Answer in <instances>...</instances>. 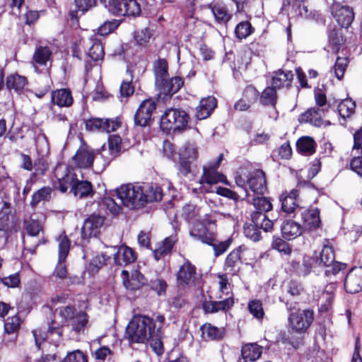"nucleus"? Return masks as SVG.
I'll return each instance as SVG.
<instances>
[{
	"mask_svg": "<svg viewBox=\"0 0 362 362\" xmlns=\"http://www.w3.org/2000/svg\"><path fill=\"white\" fill-rule=\"evenodd\" d=\"M254 28L248 21H242L239 23L235 29V36L240 39H245L252 33Z\"/></svg>",
	"mask_w": 362,
	"mask_h": 362,
	"instance_id": "obj_53",
	"label": "nucleus"
},
{
	"mask_svg": "<svg viewBox=\"0 0 362 362\" xmlns=\"http://www.w3.org/2000/svg\"><path fill=\"white\" fill-rule=\"evenodd\" d=\"M259 229L262 228L256 226V224L253 223V224H245L243 228V232L245 237L254 242H257L261 238V232Z\"/></svg>",
	"mask_w": 362,
	"mask_h": 362,
	"instance_id": "obj_55",
	"label": "nucleus"
},
{
	"mask_svg": "<svg viewBox=\"0 0 362 362\" xmlns=\"http://www.w3.org/2000/svg\"><path fill=\"white\" fill-rule=\"evenodd\" d=\"M156 109V103L154 100L149 98L144 100L134 115L135 124L141 127L148 125L152 114Z\"/></svg>",
	"mask_w": 362,
	"mask_h": 362,
	"instance_id": "obj_19",
	"label": "nucleus"
},
{
	"mask_svg": "<svg viewBox=\"0 0 362 362\" xmlns=\"http://www.w3.org/2000/svg\"><path fill=\"white\" fill-rule=\"evenodd\" d=\"M136 259V255L133 250L126 245L118 247L116 253L114 254V261L117 265L125 266L134 262Z\"/></svg>",
	"mask_w": 362,
	"mask_h": 362,
	"instance_id": "obj_31",
	"label": "nucleus"
},
{
	"mask_svg": "<svg viewBox=\"0 0 362 362\" xmlns=\"http://www.w3.org/2000/svg\"><path fill=\"white\" fill-rule=\"evenodd\" d=\"M328 47L331 51L337 54L344 42V37L341 31L337 28H333L328 32Z\"/></svg>",
	"mask_w": 362,
	"mask_h": 362,
	"instance_id": "obj_42",
	"label": "nucleus"
},
{
	"mask_svg": "<svg viewBox=\"0 0 362 362\" xmlns=\"http://www.w3.org/2000/svg\"><path fill=\"white\" fill-rule=\"evenodd\" d=\"M111 13L122 16H138L141 13L136 0H100Z\"/></svg>",
	"mask_w": 362,
	"mask_h": 362,
	"instance_id": "obj_7",
	"label": "nucleus"
},
{
	"mask_svg": "<svg viewBox=\"0 0 362 362\" xmlns=\"http://www.w3.org/2000/svg\"><path fill=\"white\" fill-rule=\"evenodd\" d=\"M262 353V346L255 343L246 344L243 346L241 350V356L244 362L255 361L259 358Z\"/></svg>",
	"mask_w": 362,
	"mask_h": 362,
	"instance_id": "obj_39",
	"label": "nucleus"
},
{
	"mask_svg": "<svg viewBox=\"0 0 362 362\" xmlns=\"http://www.w3.org/2000/svg\"><path fill=\"white\" fill-rule=\"evenodd\" d=\"M214 17L215 21L218 24H226L232 18L227 5L222 1H213L207 5Z\"/></svg>",
	"mask_w": 362,
	"mask_h": 362,
	"instance_id": "obj_24",
	"label": "nucleus"
},
{
	"mask_svg": "<svg viewBox=\"0 0 362 362\" xmlns=\"http://www.w3.org/2000/svg\"><path fill=\"white\" fill-rule=\"evenodd\" d=\"M219 182L223 183L226 185H229L226 177L221 173L214 170H204L201 177V183H206L208 185H216Z\"/></svg>",
	"mask_w": 362,
	"mask_h": 362,
	"instance_id": "obj_40",
	"label": "nucleus"
},
{
	"mask_svg": "<svg viewBox=\"0 0 362 362\" xmlns=\"http://www.w3.org/2000/svg\"><path fill=\"white\" fill-rule=\"evenodd\" d=\"M102 205L113 215L118 214L122 209L120 204L110 197H105L103 199Z\"/></svg>",
	"mask_w": 362,
	"mask_h": 362,
	"instance_id": "obj_60",
	"label": "nucleus"
},
{
	"mask_svg": "<svg viewBox=\"0 0 362 362\" xmlns=\"http://www.w3.org/2000/svg\"><path fill=\"white\" fill-rule=\"evenodd\" d=\"M332 17L337 24L344 28L351 26L354 19L353 8L340 2H334L330 8Z\"/></svg>",
	"mask_w": 362,
	"mask_h": 362,
	"instance_id": "obj_13",
	"label": "nucleus"
},
{
	"mask_svg": "<svg viewBox=\"0 0 362 362\" xmlns=\"http://www.w3.org/2000/svg\"><path fill=\"white\" fill-rule=\"evenodd\" d=\"M103 223L104 218L101 216L92 215L85 220L81 231L83 245L88 242L89 238L99 234Z\"/></svg>",
	"mask_w": 362,
	"mask_h": 362,
	"instance_id": "obj_17",
	"label": "nucleus"
},
{
	"mask_svg": "<svg viewBox=\"0 0 362 362\" xmlns=\"http://www.w3.org/2000/svg\"><path fill=\"white\" fill-rule=\"evenodd\" d=\"M93 356L96 361L102 362L105 360H110L113 356V352L108 346H102L94 351Z\"/></svg>",
	"mask_w": 362,
	"mask_h": 362,
	"instance_id": "obj_58",
	"label": "nucleus"
},
{
	"mask_svg": "<svg viewBox=\"0 0 362 362\" xmlns=\"http://www.w3.org/2000/svg\"><path fill=\"white\" fill-rule=\"evenodd\" d=\"M325 111V108L311 107L300 115L299 122L301 123H310L317 127L323 125L328 126L330 124V122L323 120Z\"/></svg>",
	"mask_w": 362,
	"mask_h": 362,
	"instance_id": "obj_22",
	"label": "nucleus"
},
{
	"mask_svg": "<svg viewBox=\"0 0 362 362\" xmlns=\"http://www.w3.org/2000/svg\"><path fill=\"white\" fill-rule=\"evenodd\" d=\"M150 286L151 288L155 291L158 296L164 295L168 286L165 281L160 279L151 280Z\"/></svg>",
	"mask_w": 362,
	"mask_h": 362,
	"instance_id": "obj_64",
	"label": "nucleus"
},
{
	"mask_svg": "<svg viewBox=\"0 0 362 362\" xmlns=\"http://www.w3.org/2000/svg\"><path fill=\"white\" fill-rule=\"evenodd\" d=\"M96 1L97 0H74L76 9L70 11L71 18H76L78 11L84 13L95 6Z\"/></svg>",
	"mask_w": 362,
	"mask_h": 362,
	"instance_id": "obj_51",
	"label": "nucleus"
},
{
	"mask_svg": "<svg viewBox=\"0 0 362 362\" xmlns=\"http://www.w3.org/2000/svg\"><path fill=\"white\" fill-rule=\"evenodd\" d=\"M127 73L129 74V78L124 80L120 86V95L123 97H129L133 94L134 88L132 84L133 79L132 72L127 69Z\"/></svg>",
	"mask_w": 362,
	"mask_h": 362,
	"instance_id": "obj_56",
	"label": "nucleus"
},
{
	"mask_svg": "<svg viewBox=\"0 0 362 362\" xmlns=\"http://www.w3.org/2000/svg\"><path fill=\"white\" fill-rule=\"evenodd\" d=\"M179 158L194 160L197 158V150L192 144L187 143L178 152Z\"/></svg>",
	"mask_w": 362,
	"mask_h": 362,
	"instance_id": "obj_54",
	"label": "nucleus"
},
{
	"mask_svg": "<svg viewBox=\"0 0 362 362\" xmlns=\"http://www.w3.org/2000/svg\"><path fill=\"white\" fill-rule=\"evenodd\" d=\"M250 313L257 319L261 320L264 315L262 304L259 300H252L248 303Z\"/></svg>",
	"mask_w": 362,
	"mask_h": 362,
	"instance_id": "obj_57",
	"label": "nucleus"
},
{
	"mask_svg": "<svg viewBox=\"0 0 362 362\" xmlns=\"http://www.w3.org/2000/svg\"><path fill=\"white\" fill-rule=\"evenodd\" d=\"M234 304V298L229 295L226 298L221 300H209L203 303V309L205 313H214L218 311H226Z\"/></svg>",
	"mask_w": 362,
	"mask_h": 362,
	"instance_id": "obj_27",
	"label": "nucleus"
},
{
	"mask_svg": "<svg viewBox=\"0 0 362 362\" xmlns=\"http://www.w3.org/2000/svg\"><path fill=\"white\" fill-rule=\"evenodd\" d=\"M217 105L216 99L213 96L202 98L196 108V117L202 120L209 117Z\"/></svg>",
	"mask_w": 362,
	"mask_h": 362,
	"instance_id": "obj_28",
	"label": "nucleus"
},
{
	"mask_svg": "<svg viewBox=\"0 0 362 362\" xmlns=\"http://www.w3.org/2000/svg\"><path fill=\"white\" fill-rule=\"evenodd\" d=\"M14 230L12 221L8 216L0 217V240L6 243Z\"/></svg>",
	"mask_w": 362,
	"mask_h": 362,
	"instance_id": "obj_47",
	"label": "nucleus"
},
{
	"mask_svg": "<svg viewBox=\"0 0 362 362\" xmlns=\"http://www.w3.org/2000/svg\"><path fill=\"white\" fill-rule=\"evenodd\" d=\"M59 260L54 270L56 276L64 279L67 274V270L64 264L65 259L69 255L71 243L66 235H61L57 239Z\"/></svg>",
	"mask_w": 362,
	"mask_h": 362,
	"instance_id": "obj_16",
	"label": "nucleus"
},
{
	"mask_svg": "<svg viewBox=\"0 0 362 362\" xmlns=\"http://www.w3.org/2000/svg\"><path fill=\"white\" fill-rule=\"evenodd\" d=\"M59 314L73 331L78 334L83 332L88 322L86 313L76 312L74 306L66 305L59 308Z\"/></svg>",
	"mask_w": 362,
	"mask_h": 362,
	"instance_id": "obj_8",
	"label": "nucleus"
},
{
	"mask_svg": "<svg viewBox=\"0 0 362 362\" xmlns=\"http://www.w3.org/2000/svg\"><path fill=\"white\" fill-rule=\"evenodd\" d=\"M313 315L314 313L310 309L291 313L288 317L291 328L299 333L305 332L313 321Z\"/></svg>",
	"mask_w": 362,
	"mask_h": 362,
	"instance_id": "obj_12",
	"label": "nucleus"
},
{
	"mask_svg": "<svg viewBox=\"0 0 362 362\" xmlns=\"http://www.w3.org/2000/svg\"><path fill=\"white\" fill-rule=\"evenodd\" d=\"M183 212L185 219L194 224L191 230L199 223L203 224L201 220L200 209L193 204H187L184 206Z\"/></svg>",
	"mask_w": 362,
	"mask_h": 362,
	"instance_id": "obj_43",
	"label": "nucleus"
},
{
	"mask_svg": "<svg viewBox=\"0 0 362 362\" xmlns=\"http://www.w3.org/2000/svg\"><path fill=\"white\" fill-rule=\"evenodd\" d=\"M299 196L298 190L292 189L289 193L282 194L280 197L281 209L286 214H290L298 210V199Z\"/></svg>",
	"mask_w": 362,
	"mask_h": 362,
	"instance_id": "obj_26",
	"label": "nucleus"
},
{
	"mask_svg": "<svg viewBox=\"0 0 362 362\" xmlns=\"http://www.w3.org/2000/svg\"><path fill=\"white\" fill-rule=\"evenodd\" d=\"M121 149V139L119 136H112L108 141V148L103 147L100 153V158L102 159L101 165H99L98 169L103 170L110 162L115 158Z\"/></svg>",
	"mask_w": 362,
	"mask_h": 362,
	"instance_id": "obj_20",
	"label": "nucleus"
},
{
	"mask_svg": "<svg viewBox=\"0 0 362 362\" xmlns=\"http://www.w3.org/2000/svg\"><path fill=\"white\" fill-rule=\"evenodd\" d=\"M72 160L74 164L79 168H89L95 160V168L98 171L99 165L102 163V159L100 158V153H95L93 150L87 146H81L75 155L73 156Z\"/></svg>",
	"mask_w": 362,
	"mask_h": 362,
	"instance_id": "obj_10",
	"label": "nucleus"
},
{
	"mask_svg": "<svg viewBox=\"0 0 362 362\" xmlns=\"http://www.w3.org/2000/svg\"><path fill=\"white\" fill-rule=\"evenodd\" d=\"M316 262L325 267H329L334 261L333 248L329 245H324L319 256L316 257Z\"/></svg>",
	"mask_w": 362,
	"mask_h": 362,
	"instance_id": "obj_44",
	"label": "nucleus"
},
{
	"mask_svg": "<svg viewBox=\"0 0 362 362\" xmlns=\"http://www.w3.org/2000/svg\"><path fill=\"white\" fill-rule=\"evenodd\" d=\"M302 226L291 219L285 220L281 226L282 236L287 240H293L301 235L305 231Z\"/></svg>",
	"mask_w": 362,
	"mask_h": 362,
	"instance_id": "obj_29",
	"label": "nucleus"
},
{
	"mask_svg": "<svg viewBox=\"0 0 362 362\" xmlns=\"http://www.w3.org/2000/svg\"><path fill=\"white\" fill-rule=\"evenodd\" d=\"M110 259V257L106 255L105 254L101 253L100 255H97L95 256L90 263V267L91 271L97 272L99 269L107 264V262Z\"/></svg>",
	"mask_w": 362,
	"mask_h": 362,
	"instance_id": "obj_59",
	"label": "nucleus"
},
{
	"mask_svg": "<svg viewBox=\"0 0 362 362\" xmlns=\"http://www.w3.org/2000/svg\"><path fill=\"white\" fill-rule=\"evenodd\" d=\"M52 189L49 187H44L35 192L32 197L30 204L36 206L41 201L49 200L51 197Z\"/></svg>",
	"mask_w": 362,
	"mask_h": 362,
	"instance_id": "obj_52",
	"label": "nucleus"
},
{
	"mask_svg": "<svg viewBox=\"0 0 362 362\" xmlns=\"http://www.w3.org/2000/svg\"><path fill=\"white\" fill-rule=\"evenodd\" d=\"M317 144L311 136H302L296 142L298 151L303 156L313 155L316 151Z\"/></svg>",
	"mask_w": 362,
	"mask_h": 362,
	"instance_id": "obj_38",
	"label": "nucleus"
},
{
	"mask_svg": "<svg viewBox=\"0 0 362 362\" xmlns=\"http://www.w3.org/2000/svg\"><path fill=\"white\" fill-rule=\"evenodd\" d=\"M301 221L302 227L304 231H313L320 228L321 220L320 218V211L317 208L303 209L299 208L298 210Z\"/></svg>",
	"mask_w": 362,
	"mask_h": 362,
	"instance_id": "obj_18",
	"label": "nucleus"
},
{
	"mask_svg": "<svg viewBox=\"0 0 362 362\" xmlns=\"http://www.w3.org/2000/svg\"><path fill=\"white\" fill-rule=\"evenodd\" d=\"M344 288L350 293L362 290V267H355L349 271L345 278Z\"/></svg>",
	"mask_w": 362,
	"mask_h": 362,
	"instance_id": "obj_23",
	"label": "nucleus"
},
{
	"mask_svg": "<svg viewBox=\"0 0 362 362\" xmlns=\"http://www.w3.org/2000/svg\"><path fill=\"white\" fill-rule=\"evenodd\" d=\"M356 104L351 98L343 100L338 105V112L345 119L351 117L355 112Z\"/></svg>",
	"mask_w": 362,
	"mask_h": 362,
	"instance_id": "obj_48",
	"label": "nucleus"
},
{
	"mask_svg": "<svg viewBox=\"0 0 362 362\" xmlns=\"http://www.w3.org/2000/svg\"><path fill=\"white\" fill-rule=\"evenodd\" d=\"M259 97L258 90L252 86H247L243 90V98L250 104L254 103Z\"/></svg>",
	"mask_w": 362,
	"mask_h": 362,
	"instance_id": "obj_63",
	"label": "nucleus"
},
{
	"mask_svg": "<svg viewBox=\"0 0 362 362\" xmlns=\"http://www.w3.org/2000/svg\"><path fill=\"white\" fill-rule=\"evenodd\" d=\"M241 251L242 247H239L230 252L226 257L224 269L231 275L237 274L240 270V267L242 264L240 258Z\"/></svg>",
	"mask_w": 362,
	"mask_h": 362,
	"instance_id": "obj_30",
	"label": "nucleus"
},
{
	"mask_svg": "<svg viewBox=\"0 0 362 362\" xmlns=\"http://www.w3.org/2000/svg\"><path fill=\"white\" fill-rule=\"evenodd\" d=\"M141 188L144 206L147 202H158L162 199L163 191L160 187L156 185H146Z\"/></svg>",
	"mask_w": 362,
	"mask_h": 362,
	"instance_id": "obj_36",
	"label": "nucleus"
},
{
	"mask_svg": "<svg viewBox=\"0 0 362 362\" xmlns=\"http://www.w3.org/2000/svg\"><path fill=\"white\" fill-rule=\"evenodd\" d=\"M197 274L196 267L189 261L186 260L179 268L176 274V281L180 288L191 287L196 284Z\"/></svg>",
	"mask_w": 362,
	"mask_h": 362,
	"instance_id": "obj_14",
	"label": "nucleus"
},
{
	"mask_svg": "<svg viewBox=\"0 0 362 362\" xmlns=\"http://www.w3.org/2000/svg\"><path fill=\"white\" fill-rule=\"evenodd\" d=\"M52 102L59 107H70L74 99L70 90L62 88L52 92Z\"/></svg>",
	"mask_w": 362,
	"mask_h": 362,
	"instance_id": "obj_34",
	"label": "nucleus"
},
{
	"mask_svg": "<svg viewBox=\"0 0 362 362\" xmlns=\"http://www.w3.org/2000/svg\"><path fill=\"white\" fill-rule=\"evenodd\" d=\"M247 182L250 190L257 195H263L267 191L265 173L262 170L252 172Z\"/></svg>",
	"mask_w": 362,
	"mask_h": 362,
	"instance_id": "obj_25",
	"label": "nucleus"
},
{
	"mask_svg": "<svg viewBox=\"0 0 362 362\" xmlns=\"http://www.w3.org/2000/svg\"><path fill=\"white\" fill-rule=\"evenodd\" d=\"M87 51L86 55L93 61L97 62L103 59L104 56L103 47L100 41L95 39L90 38L87 41H84Z\"/></svg>",
	"mask_w": 362,
	"mask_h": 362,
	"instance_id": "obj_32",
	"label": "nucleus"
},
{
	"mask_svg": "<svg viewBox=\"0 0 362 362\" xmlns=\"http://www.w3.org/2000/svg\"><path fill=\"white\" fill-rule=\"evenodd\" d=\"M332 288V286H329V288H327L325 291L322 292L317 299L319 310L320 312H326L332 307L334 300V294Z\"/></svg>",
	"mask_w": 362,
	"mask_h": 362,
	"instance_id": "obj_46",
	"label": "nucleus"
},
{
	"mask_svg": "<svg viewBox=\"0 0 362 362\" xmlns=\"http://www.w3.org/2000/svg\"><path fill=\"white\" fill-rule=\"evenodd\" d=\"M189 115L181 108L167 109L160 117V129L166 132L181 133L188 127Z\"/></svg>",
	"mask_w": 362,
	"mask_h": 362,
	"instance_id": "obj_3",
	"label": "nucleus"
},
{
	"mask_svg": "<svg viewBox=\"0 0 362 362\" xmlns=\"http://www.w3.org/2000/svg\"><path fill=\"white\" fill-rule=\"evenodd\" d=\"M201 330L204 337L209 340L221 339L224 334L223 328H218L209 323H206L202 326Z\"/></svg>",
	"mask_w": 362,
	"mask_h": 362,
	"instance_id": "obj_45",
	"label": "nucleus"
},
{
	"mask_svg": "<svg viewBox=\"0 0 362 362\" xmlns=\"http://www.w3.org/2000/svg\"><path fill=\"white\" fill-rule=\"evenodd\" d=\"M85 124L88 131L110 133L116 131L120 127L121 121L119 118H90L86 121Z\"/></svg>",
	"mask_w": 362,
	"mask_h": 362,
	"instance_id": "obj_15",
	"label": "nucleus"
},
{
	"mask_svg": "<svg viewBox=\"0 0 362 362\" xmlns=\"http://www.w3.org/2000/svg\"><path fill=\"white\" fill-rule=\"evenodd\" d=\"M155 83L158 89L164 95H173L183 86L184 81L180 76L169 78L168 64L165 59H158L153 64Z\"/></svg>",
	"mask_w": 362,
	"mask_h": 362,
	"instance_id": "obj_2",
	"label": "nucleus"
},
{
	"mask_svg": "<svg viewBox=\"0 0 362 362\" xmlns=\"http://www.w3.org/2000/svg\"><path fill=\"white\" fill-rule=\"evenodd\" d=\"M54 177L56 179V182H54V186L62 192H66L68 188H70L71 192L72 186L78 179L74 170L63 164H59L56 167Z\"/></svg>",
	"mask_w": 362,
	"mask_h": 362,
	"instance_id": "obj_9",
	"label": "nucleus"
},
{
	"mask_svg": "<svg viewBox=\"0 0 362 362\" xmlns=\"http://www.w3.org/2000/svg\"><path fill=\"white\" fill-rule=\"evenodd\" d=\"M189 234L195 240L211 245L216 257L223 254L229 248L232 243V240L228 238L224 241L216 243L213 234L208 231L204 224L201 223H199L197 226L190 230Z\"/></svg>",
	"mask_w": 362,
	"mask_h": 362,
	"instance_id": "obj_5",
	"label": "nucleus"
},
{
	"mask_svg": "<svg viewBox=\"0 0 362 362\" xmlns=\"http://www.w3.org/2000/svg\"><path fill=\"white\" fill-rule=\"evenodd\" d=\"M177 240V236L173 235L165 238L161 243H158L153 250L156 260L158 261L163 257L170 254Z\"/></svg>",
	"mask_w": 362,
	"mask_h": 362,
	"instance_id": "obj_35",
	"label": "nucleus"
},
{
	"mask_svg": "<svg viewBox=\"0 0 362 362\" xmlns=\"http://www.w3.org/2000/svg\"><path fill=\"white\" fill-rule=\"evenodd\" d=\"M348 64L347 58L345 57H338L337 58L334 66V71L335 76L338 79H341L345 72V70L346 69Z\"/></svg>",
	"mask_w": 362,
	"mask_h": 362,
	"instance_id": "obj_61",
	"label": "nucleus"
},
{
	"mask_svg": "<svg viewBox=\"0 0 362 362\" xmlns=\"http://www.w3.org/2000/svg\"><path fill=\"white\" fill-rule=\"evenodd\" d=\"M255 211L251 214L252 223L262 228L266 232L271 231L274 226V220L269 218L267 212L272 209L270 200L265 197H254L251 202Z\"/></svg>",
	"mask_w": 362,
	"mask_h": 362,
	"instance_id": "obj_4",
	"label": "nucleus"
},
{
	"mask_svg": "<svg viewBox=\"0 0 362 362\" xmlns=\"http://www.w3.org/2000/svg\"><path fill=\"white\" fill-rule=\"evenodd\" d=\"M116 194L120 202L131 209L144 206L142 188L140 185L127 184L117 189Z\"/></svg>",
	"mask_w": 362,
	"mask_h": 362,
	"instance_id": "obj_6",
	"label": "nucleus"
},
{
	"mask_svg": "<svg viewBox=\"0 0 362 362\" xmlns=\"http://www.w3.org/2000/svg\"><path fill=\"white\" fill-rule=\"evenodd\" d=\"M52 54V50L47 46H40L36 48L32 62L35 71L43 72L49 69Z\"/></svg>",
	"mask_w": 362,
	"mask_h": 362,
	"instance_id": "obj_21",
	"label": "nucleus"
},
{
	"mask_svg": "<svg viewBox=\"0 0 362 362\" xmlns=\"http://www.w3.org/2000/svg\"><path fill=\"white\" fill-rule=\"evenodd\" d=\"M71 192L75 197L79 198L92 197L95 193L90 182L78 179H77L74 185L72 186Z\"/></svg>",
	"mask_w": 362,
	"mask_h": 362,
	"instance_id": "obj_37",
	"label": "nucleus"
},
{
	"mask_svg": "<svg viewBox=\"0 0 362 362\" xmlns=\"http://www.w3.org/2000/svg\"><path fill=\"white\" fill-rule=\"evenodd\" d=\"M126 336L129 343L149 341L151 347L158 355L163 353V333L160 332V327H156L154 320L148 316L134 315L127 327Z\"/></svg>",
	"mask_w": 362,
	"mask_h": 362,
	"instance_id": "obj_1",
	"label": "nucleus"
},
{
	"mask_svg": "<svg viewBox=\"0 0 362 362\" xmlns=\"http://www.w3.org/2000/svg\"><path fill=\"white\" fill-rule=\"evenodd\" d=\"M277 100L276 88L273 86L267 87L259 97V101L263 105L275 107Z\"/></svg>",
	"mask_w": 362,
	"mask_h": 362,
	"instance_id": "obj_49",
	"label": "nucleus"
},
{
	"mask_svg": "<svg viewBox=\"0 0 362 362\" xmlns=\"http://www.w3.org/2000/svg\"><path fill=\"white\" fill-rule=\"evenodd\" d=\"M293 78V74L291 71L278 70L273 73L272 78V86L274 88H288Z\"/></svg>",
	"mask_w": 362,
	"mask_h": 362,
	"instance_id": "obj_33",
	"label": "nucleus"
},
{
	"mask_svg": "<svg viewBox=\"0 0 362 362\" xmlns=\"http://www.w3.org/2000/svg\"><path fill=\"white\" fill-rule=\"evenodd\" d=\"M6 84L10 90H13L16 93H21L28 84V80L23 76L12 74L7 76Z\"/></svg>",
	"mask_w": 362,
	"mask_h": 362,
	"instance_id": "obj_41",
	"label": "nucleus"
},
{
	"mask_svg": "<svg viewBox=\"0 0 362 362\" xmlns=\"http://www.w3.org/2000/svg\"><path fill=\"white\" fill-rule=\"evenodd\" d=\"M119 25L117 20H112L105 22L99 28L98 33L100 35H105L112 32Z\"/></svg>",
	"mask_w": 362,
	"mask_h": 362,
	"instance_id": "obj_62",
	"label": "nucleus"
},
{
	"mask_svg": "<svg viewBox=\"0 0 362 362\" xmlns=\"http://www.w3.org/2000/svg\"><path fill=\"white\" fill-rule=\"evenodd\" d=\"M21 322V319L17 314L7 317L4 321L5 332L8 334L17 333L20 329Z\"/></svg>",
	"mask_w": 362,
	"mask_h": 362,
	"instance_id": "obj_50",
	"label": "nucleus"
},
{
	"mask_svg": "<svg viewBox=\"0 0 362 362\" xmlns=\"http://www.w3.org/2000/svg\"><path fill=\"white\" fill-rule=\"evenodd\" d=\"M32 333L38 349H40L41 344L46 339L57 345L62 337V327L52 320L48 324L47 332L41 328H36L32 331Z\"/></svg>",
	"mask_w": 362,
	"mask_h": 362,
	"instance_id": "obj_11",
	"label": "nucleus"
}]
</instances>
